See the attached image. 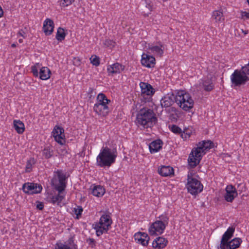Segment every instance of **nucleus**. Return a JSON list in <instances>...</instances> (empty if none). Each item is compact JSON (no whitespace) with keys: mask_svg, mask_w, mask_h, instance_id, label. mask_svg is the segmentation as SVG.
Returning <instances> with one entry per match:
<instances>
[{"mask_svg":"<svg viewBox=\"0 0 249 249\" xmlns=\"http://www.w3.org/2000/svg\"><path fill=\"white\" fill-rule=\"evenodd\" d=\"M157 122V118L153 109L143 107L138 112L136 123L138 127L147 128L153 127Z\"/></svg>","mask_w":249,"mask_h":249,"instance_id":"1","label":"nucleus"},{"mask_svg":"<svg viewBox=\"0 0 249 249\" xmlns=\"http://www.w3.org/2000/svg\"><path fill=\"white\" fill-rule=\"evenodd\" d=\"M117 152L107 146H103L96 157V164L100 167H110L115 163Z\"/></svg>","mask_w":249,"mask_h":249,"instance_id":"2","label":"nucleus"},{"mask_svg":"<svg viewBox=\"0 0 249 249\" xmlns=\"http://www.w3.org/2000/svg\"><path fill=\"white\" fill-rule=\"evenodd\" d=\"M110 103L111 100L104 93H99L96 96L95 103L93 107V111L99 117H106L110 112Z\"/></svg>","mask_w":249,"mask_h":249,"instance_id":"3","label":"nucleus"},{"mask_svg":"<svg viewBox=\"0 0 249 249\" xmlns=\"http://www.w3.org/2000/svg\"><path fill=\"white\" fill-rule=\"evenodd\" d=\"M112 223L111 214L109 213H105L99 219V222L93 224V228L95 230L96 234L100 236L103 233H107Z\"/></svg>","mask_w":249,"mask_h":249,"instance_id":"4","label":"nucleus"},{"mask_svg":"<svg viewBox=\"0 0 249 249\" xmlns=\"http://www.w3.org/2000/svg\"><path fill=\"white\" fill-rule=\"evenodd\" d=\"M169 222V217L165 213L160 215L153 222L148 228V232L151 235H160L163 233Z\"/></svg>","mask_w":249,"mask_h":249,"instance_id":"5","label":"nucleus"},{"mask_svg":"<svg viewBox=\"0 0 249 249\" xmlns=\"http://www.w3.org/2000/svg\"><path fill=\"white\" fill-rule=\"evenodd\" d=\"M176 103L185 111L192 108L194 102L189 93L185 90H178L176 95Z\"/></svg>","mask_w":249,"mask_h":249,"instance_id":"6","label":"nucleus"},{"mask_svg":"<svg viewBox=\"0 0 249 249\" xmlns=\"http://www.w3.org/2000/svg\"><path fill=\"white\" fill-rule=\"evenodd\" d=\"M55 173L56 176L52 180V186L56 191L64 192L67 184L66 174L62 170H57Z\"/></svg>","mask_w":249,"mask_h":249,"instance_id":"7","label":"nucleus"},{"mask_svg":"<svg viewBox=\"0 0 249 249\" xmlns=\"http://www.w3.org/2000/svg\"><path fill=\"white\" fill-rule=\"evenodd\" d=\"M31 72L36 77H38L42 80L49 79L51 75V71L47 67H42L41 64L36 63L31 68Z\"/></svg>","mask_w":249,"mask_h":249,"instance_id":"8","label":"nucleus"},{"mask_svg":"<svg viewBox=\"0 0 249 249\" xmlns=\"http://www.w3.org/2000/svg\"><path fill=\"white\" fill-rule=\"evenodd\" d=\"M186 187L189 193L196 195L202 191L203 186L199 180L188 174Z\"/></svg>","mask_w":249,"mask_h":249,"instance_id":"9","label":"nucleus"},{"mask_svg":"<svg viewBox=\"0 0 249 249\" xmlns=\"http://www.w3.org/2000/svg\"><path fill=\"white\" fill-rule=\"evenodd\" d=\"M206 153L198 144L196 147L194 148L189 156L188 159L189 165L194 168L198 165L202 159V156Z\"/></svg>","mask_w":249,"mask_h":249,"instance_id":"10","label":"nucleus"},{"mask_svg":"<svg viewBox=\"0 0 249 249\" xmlns=\"http://www.w3.org/2000/svg\"><path fill=\"white\" fill-rule=\"evenodd\" d=\"M52 135L54 140L59 144L63 145L66 142L64 129L59 126L55 125L53 128Z\"/></svg>","mask_w":249,"mask_h":249,"instance_id":"11","label":"nucleus"},{"mask_svg":"<svg viewBox=\"0 0 249 249\" xmlns=\"http://www.w3.org/2000/svg\"><path fill=\"white\" fill-rule=\"evenodd\" d=\"M42 189L41 185L32 182L25 183L22 186L23 191L26 194L30 195L39 193Z\"/></svg>","mask_w":249,"mask_h":249,"instance_id":"12","label":"nucleus"},{"mask_svg":"<svg viewBox=\"0 0 249 249\" xmlns=\"http://www.w3.org/2000/svg\"><path fill=\"white\" fill-rule=\"evenodd\" d=\"M148 49L150 53L157 56L161 57L164 53V47L161 42H158L156 44H148Z\"/></svg>","mask_w":249,"mask_h":249,"instance_id":"13","label":"nucleus"},{"mask_svg":"<svg viewBox=\"0 0 249 249\" xmlns=\"http://www.w3.org/2000/svg\"><path fill=\"white\" fill-rule=\"evenodd\" d=\"M134 238L135 242L144 247L148 245L150 238L146 232L138 231L134 234Z\"/></svg>","mask_w":249,"mask_h":249,"instance_id":"14","label":"nucleus"},{"mask_svg":"<svg viewBox=\"0 0 249 249\" xmlns=\"http://www.w3.org/2000/svg\"><path fill=\"white\" fill-rule=\"evenodd\" d=\"M242 243V240L239 237H235L229 240L224 245H221L217 249H237L239 248Z\"/></svg>","mask_w":249,"mask_h":249,"instance_id":"15","label":"nucleus"},{"mask_svg":"<svg viewBox=\"0 0 249 249\" xmlns=\"http://www.w3.org/2000/svg\"><path fill=\"white\" fill-rule=\"evenodd\" d=\"M225 191L226 194L224 195L225 200L228 202H232L237 196L236 188L232 185H228L226 186Z\"/></svg>","mask_w":249,"mask_h":249,"instance_id":"16","label":"nucleus"},{"mask_svg":"<svg viewBox=\"0 0 249 249\" xmlns=\"http://www.w3.org/2000/svg\"><path fill=\"white\" fill-rule=\"evenodd\" d=\"M141 62L143 66L151 68L154 67L156 64V60L154 56L143 53L142 55Z\"/></svg>","mask_w":249,"mask_h":249,"instance_id":"17","label":"nucleus"},{"mask_svg":"<svg viewBox=\"0 0 249 249\" xmlns=\"http://www.w3.org/2000/svg\"><path fill=\"white\" fill-rule=\"evenodd\" d=\"M125 68L124 66L116 62L107 67V72L109 75L120 73Z\"/></svg>","mask_w":249,"mask_h":249,"instance_id":"18","label":"nucleus"},{"mask_svg":"<svg viewBox=\"0 0 249 249\" xmlns=\"http://www.w3.org/2000/svg\"><path fill=\"white\" fill-rule=\"evenodd\" d=\"M176 101V96L173 93H168L165 95L160 100V104L163 107L171 106Z\"/></svg>","mask_w":249,"mask_h":249,"instance_id":"19","label":"nucleus"},{"mask_svg":"<svg viewBox=\"0 0 249 249\" xmlns=\"http://www.w3.org/2000/svg\"><path fill=\"white\" fill-rule=\"evenodd\" d=\"M140 87L141 89L142 94L144 95L152 96L155 92V89L148 83L141 82Z\"/></svg>","mask_w":249,"mask_h":249,"instance_id":"20","label":"nucleus"},{"mask_svg":"<svg viewBox=\"0 0 249 249\" xmlns=\"http://www.w3.org/2000/svg\"><path fill=\"white\" fill-rule=\"evenodd\" d=\"M54 24L53 20L46 18L43 22V31L46 36L51 35L54 30Z\"/></svg>","mask_w":249,"mask_h":249,"instance_id":"21","label":"nucleus"},{"mask_svg":"<svg viewBox=\"0 0 249 249\" xmlns=\"http://www.w3.org/2000/svg\"><path fill=\"white\" fill-rule=\"evenodd\" d=\"M56 195H54L50 197V202L53 205L61 206V203L65 198L66 193L64 192L57 191Z\"/></svg>","mask_w":249,"mask_h":249,"instance_id":"22","label":"nucleus"},{"mask_svg":"<svg viewBox=\"0 0 249 249\" xmlns=\"http://www.w3.org/2000/svg\"><path fill=\"white\" fill-rule=\"evenodd\" d=\"M211 18L213 20H214L216 25H219L225 20V17L221 9L213 11Z\"/></svg>","mask_w":249,"mask_h":249,"instance_id":"23","label":"nucleus"},{"mask_svg":"<svg viewBox=\"0 0 249 249\" xmlns=\"http://www.w3.org/2000/svg\"><path fill=\"white\" fill-rule=\"evenodd\" d=\"M91 194L97 197H101L106 192L105 188L100 185L93 184L90 187Z\"/></svg>","mask_w":249,"mask_h":249,"instance_id":"24","label":"nucleus"},{"mask_svg":"<svg viewBox=\"0 0 249 249\" xmlns=\"http://www.w3.org/2000/svg\"><path fill=\"white\" fill-rule=\"evenodd\" d=\"M234 231L235 228L233 227H229L223 234L219 246L224 245L228 241L230 240L231 237L233 236Z\"/></svg>","mask_w":249,"mask_h":249,"instance_id":"25","label":"nucleus"},{"mask_svg":"<svg viewBox=\"0 0 249 249\" xmlns=\"http://www.w3.org/2000/svg\"><path fill=\"white\" fill-rule=\"evenodd\" d=\"M168 240L163 237L156 238L152 242L153 249H162L167 245Z\"/></svg>","mask_w":249,"mask_h":249,"instance_id":"26","label":"nucleus"},{"mask_svg":"<svg viewBox=\"0 0 249 249\" xmlns=\"http://www.w3.org/2000/svg\"><path fill=\"white\" fill-rule=\"evenodd\" d=\"M163 142L160 139L152 141L149 144V149L151 154L159 152L162 147Z\"/></svg>","mask_w":249,"mask_h":249,"instance_id":"27","label":"nucleus"},{"mask_svg":"<svg viewBox=\"0 0 249 249\" xmlns=\"http://www.w3.org/2000/svg\"><path fill=\"white\" fill-rule=\"evenodd\" d=\"M158 173L162 177L171 176L174 174V170L170 166L163 165L158 169Z\"/></svg>","mask_w":249,"mask_h":249,"instance_id":"28","label":"nucleus"},{"mask_svg":"<svg viewBox=\"0 0 249 249\" xmlns=\"http://www.w3.org/2000/svg\"><path fill=\"white\" fill-rule=\"evenodd\" d=\"M200 85L206 91H211L214 88V84L212 80L208 77L201 79Z\"/></svg>","mask_w":249,"mask_h":249,"instance_id":"29","label":"nucleus"},{"mask_svg":"<svg viewBox=\"0 0 249 249\" xmlns=\"http://www.w3.org/2000/svg\"><path fill=\"white\" fill-rule=\"evenodd\" d=\"M13 126L18 134H22L25 131L24 124L19 120H14L13 121Z\"/></svg>","mask_w":249,"mask_h":249,"instance_id":"30","label":"nucleus"},{"mask_svg":"<svg viewBox=\"0 0 249 249\" xmlns=\"http://www.w3.org/2000/svg\"><path fill=\"white\" fill-rule=\"evenodd\" d=\"M194 130L191 127H188L184 129L181 132L180 136L184 141L189 140L191 136L193 134Z\"/></svg>","mask_w":249,"mask_h":249,"instance_id":"31","label":"nucleus"},{"mask_svg":"<svg viewBox=\"0 0 249 249\" xmlns=\"http://www.w3.org/2000/svg\"><path fill=\"white\" fill-rule=\"evenodd\" d=\"M198 144L206 153L207 151L213 147V143L212 141L208 140L202 141L199 142Z\"/></svg>","mask_w":249,"mask_h":249,"instance_id":"32","label":"nucleus"},{"mask_svg":"<svg viewBox=\"0 0 249 249\" xmlns=\"http://www.w3.org/2000/svg\"><path fill=\"white\" fill-rule=\"evenodd\" d=\"M66 36V34L65 32V30L63 28L59 27L57 29L56 34V39L59 42H61L64 40Z\"/></svg>","mask_w":249,"mask_h":249,"instance_id":"33","label":"nucleus"},{"mask_svg":"<svg viewBox=\"0 0 249 249\" xmlns=\"http://www.w3.org/2000/svg\"><path fill=\"white\" fill-rule=\"evenodd\" d=\"M35 163V161L34 158H30L27 161L25 172L29 173L32 170L33 166Z\"/></svg>","mask_w":249,"mask_h":249,"instance_id":"34","label":"nucleus"},{"mask_svg":"<svg viewBox=\"0 0 249 249\" xmlns=\"http://www.w3.org/2000/svg\"><path fill=\"white\" fill-rule=\"evenodd\" d=\"M53 151L50 147H45L43 150V155L46 159H49L52 156Z\"/></svg>","mask_w":249,"mask_h":249,"instance_id":"35","label":"nucleus"},{"mask_svg":"<svg viewBox=\"0 0 249 249\" xmlns=\"http://www.w3.org/2000/svg\"><path fill=\"white\" fill-rule=\"evenodd\" d=\"M55 249H73L68 244L61 242L57 243L55 246Z\"/></svg>","mask_w":249,"mask_h":249,"instance_id":"36","label":"nucleus"},{"mask_svg":"<svg viewBox=\"0 0 249 249\" xmlns=\"http://www.w3.org/2000/svg\"><path fill=\"white\" fill-rule=\"evenodd\" d=\"M75 0H59V5L62 7H68L71 5Z\"/></svg>","mask_w":249,"mask_h":249,"instance_id":"37","label":"nucleus"},{"mask_svg":"<svg viewBox=\"0 0 249 249\" xmlns=\"http://www.w3.org/2000/svg\"><path fill=\"white\" fill-rule=\"evenodd\" d=\"M170 130L176 134H180L182 132L181 129L178 126L175 124H173L169 127Z\"/></svg>","mask_w":249,"mask_h":249,"instance_id":"38","label":"nucleus"},{"mask_svg":"<svg viewBox=\"0 0 249 249\" xmlns=\"http://www.w3.org/2000/svg\"><path fill=\"white\" fill-rule=\"evenodd\" d=\"M83 212V208L80 206H78L77 208H74L73 212L76 215V218L79 219Z\"/></svg>","mask_w":249,"mask_h":249,"instance_id":"39","label":"nucleus"},{"mask_svg":"<svg viewBox=\"0 0 249 249\" xmlns=\"http://www.w3.org/2000/svg\"><path fill=\"white\" fill-rule=\"evenodd\" d=\"M90 60V63L94 66H98L100 65V58L96 55H92Z\"/></svg>","mask_w":249,"mask_h":249,"instance_id":"40","label":"nucleus"},{"mask_svg":"<svg viewBox=\"0 0 249 249\" xmlns=\"http://www.w3.org/2000/svg\"><path fill=\"white\" fill-rule=\"evenodd\" d=\"M86 242L92 249H94L96 247V242L93 238H89L87 239Z\"/></svg>","mask_w":249,"mask_h":249,"instance_id":"41","label":"nucleus"},{"mask_svg":"<svg viewBox=\"0 0 249 249\" xmlns=\"http://www.w3.org/2000/svg\"><path fill=\"white\" fill-rule=\"evenodd\" d=\"M241 18L243 20L249 19V10L248 11H241Z\"/></svg>","mask_w":249,"mask_h":249,"instance_id":"42","label":"nucleus"},{"mask_svg":"<svg viewBox=\"0 0 249 249\" xmlns=\"http://www.w3.org/2000/svg\"><path fill=\"white\" fill-rule=\"evenodd\" d=\"M105 44L107 46H114L115 44V42L110 39H106L105 41Z\"/></svg>","mask_w":249,"mask_h":249,"instance_id":"43","label":"nucleus"},{"mask_svg":"<svg viewBox=\"0 0 249 249\" xmlns=\"http://www.w3.org/2000/svg\"><path fill=\"white\" fill-rule=\"evenodd\" d=\"M17 36L18 37L21 36L23 38H25L26 37V33L22 29H21L18 33Z\"/></svg>","mask_w":249,"mask_h":249,"instance_id":"44","label":"nucleus"},{"mask_svg":"<svg viewBox=\"0 0 249 249\" xmlns=\"http://www.w3.org/2000/svg\"><path fill=\"white\" fill-rule=\"evenodd\" d=\"M146 7L148 8L150 11H153V5L150 2H146Z\"/></svg>","mask_w":249,"mask_h":249,"instance_id":"45","label":"nucleus"},{"mask_svg":"<svg viewBox=\"0 0 249 249\" xmlns=\"http://www.w3.org/2000/svg\"><path fill=\"white\" fill-rule=\"evenodd\" d=\"M36 208L40 210H42L44 208V204L42 202H39L36 205Z\"/></svg>","mask_w":249,"mask_h":249,"instance_id":"46","label":"nucleus"},{"mask_svg":"<svg viewBox=\"0 0 249 249\" xmlns=\"http://www.w3.org/2000/svg\"><path fill=\"white\" fill-rule=\"evenodd\" d=\"M3 15V11L1 8V7L0 6V18L2 17Z\"/></svg>","mask_w":249,"mask_h":249,"instance_id":"47","label":"nucleus"},{"mask_svg":"<svg viewBox=\"0 0 249 249\" xmlns=\"http://www.w3.org/2000/svg\"><path fill=\"white\" fill-rule=\"evenodd\" d=\"M93 90V88H90L89 89V92H92V91Z\"/></svg>","mask_w":249,"mask_h":249,"instance_id":"48","label":"nucleus"},{"mask_svg":"<svg viewBox=\"0 0 249 249\" xmlns=\"http://www.w3.org/2000/svg\"><path fill=\"white\" fill-rule=\"evenodd\" d=\"M18 42L20 43H21L23 42V39H21V38H20L18 39Z\"/></svg>","mask_w":249,"mask_h":249,"instance_id":"49","label":"nucleus"},{"mask_svg":"<svg viewBox=\"0 0 249 249\" xmlns=\"http://www.w3.org/2000/svg\"><path fill=\"white\" fill-rule=\"evenodd\" d=\"M77 60V61H78V62H77V65H79V64H80V60H79L78 59Z\"/></svg>","mask_w":249,"mask_h":249,"instance_id":"50","label":"nucleus"},{"mask_svg":"<svg viewBox=\"0 0 249 249\" xmlns=\"http://www.w3.org/2000/svg\"><path fill=\"white\" fill-rule=\"evenodd\" d=\"M16 45L14 44H12V47H14Z\"/></svg>","mask_w":249,"mask_h":249,"instance_id":"51","label":"nucleus"},{"mask_svg":"<svg viewBox=\"0 0 249 249\" xmlns=\"http://www.w3.org/2000/svg\"><path fill=\"white\" fill-rule=\"evenodd\" d=\"M247 2H248V4L249 5V0H247Z\"/></svg>","mask_w":249,"mask_h":249,"instance_id":"52","label":"nucleus"},{"mask_svg":"<svg viewBox=\"0 0 249 249\" xmlns=\"http://www.w3.org/2000/svg\"><path fill=\"white\" fill-rule=\"evenodd\" d=\"M163 1H166L167 0H162Z\"/></svg>","mask_w":249,"mask_h":249,"instance_id":"53","label":"nucleus"}]
</instances>
